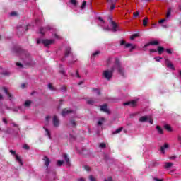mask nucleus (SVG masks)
<instances>
[{
	"mask_svg": "<svg viewBox=\"0 0 181 181\" xmlns=\"http://www.w3.org/2000/svg\"><path fill=\"white\" fill-rule=\"evenodd\" d=\"M113 67H115V69H117V71L120 74V76H122V77H125V70L121 66V62H119V59L116 58L115 59V64Z\"/></svg>",
	"mask_w": 181,
	"mask_h": 181,
	"instance_id": "obj_1",
	"label": "nucleus"
},
{
	"mask_svg": "<svg viewBox=\"0 0 181 181\" xmlns=\"http://www.w3.org/2000/svg\"><path fill=\"white\" fill-rule=\"evenodd\" d=\"M114 71H115V66H112L110 70H105L102 74L103 77L110 81L111 78H112V75L114 74Z\"/></svg>",
	"mask_w": 181,
	"mask_h": 181,
	"instance_id": "obj_2",
	"label": "nucleus"
},
{
	"mask_svg": "<svg viewBox=\"0 0 181 181\" xmlns=\"http://www.w3.org/2000/svg\"><path fill=\"white\" fill-rule=\"evenodd\" d=\"M69 54H71V48L70 47H66L64 52V57L62 58V62H64L66 58L69 57Z\"/></svg>",
	"mask_w": 181,
	"mask_h": 181,
	"instance_id": "obj_3",
	"label": "nucleus"
},
{
	"mask_svg": "<svg viewBox=\"0 0 181 181\" xmlns=\"http://www.w3.org/2000/svg\"><path fill=\"white\" fill-rule=\"evenodd\" d=\"M25 29V31H28V27H23L22 25H19L17 27V35H18V36H21L23 34L24 30Z\"/></svg>",
	"mask_w": 181,
	"mask_h": 181,
	"instance_id": "obj_4",
	"label": "nucleus"
},
{
	"mask_svg": "<svg viewBox=\"0 0 181 181\" xmlns=\"http://www.w3.org/2000/svg\"><path fill=\"white\" fill-rule=\"evenodd\" d=\"M74 112H76L71 109L65 108L62 110L61 114H62V117H66V115H67L69 114H74Z\"/></svg>",
	"mask_w": 181,
	"mask_h": 181,
	"instance_id": "obj_5",
	"label": "nucleus"
},
{
	"mask_svg": "<svg viewBox=\"0 0 181 181\" xmlns=\"http://www.w3.org/2000/svg\"><path fill=\"white\" fill-rule=\"evenodd\" d=\"M42 43L46 47H47V46H49V45H53V43H54V40H49V39L42 40Z\"/></svg>",
	"mask_w": 181,
	"mask_h": 181,
	"instance_id": "obj_6",
	"label": "nucleus"
},
{
	"mask_svg": "<svg viewBox=\"0 0 181 181\" xmlns=\"http://www.w3.org/2000/svg\"><path fill=\"white\" fill-rule=\"evenodd\" d=\"M52 122H53V126L55 128H57L59 125H60V120H59V118L56 115L53 117Z\"/></svg>",
	"mask_w": 181,
	"mask_h": 181,
	"instance_id": "obj_7",
	"label": "nucleus"
},
{
	"mask_svg": "<svg viewBox=\"0 0 181 181\" xmlns=\"http://www.w3.org/2000/svg\"><path fill=\"white\" fill-rule=\"evenodd\" d=\"M14 53H16L17 54H24L26 52L20 47H17L14 48Z\"/></svg>",
	"mask_w": 181,
	"mask_h": 181,
	"instance_id": "obj_8",
	"label": "nucleus"
},
{
	"mask_svg": "<svg viewBox=\"0 0 181 181\" xmlns=\"http://www.w3.org/2000/svg\"><path fill=\"white\" fill-rule=\"evenodd\" d=\"M136 100H132V101H129V102H126L123 103V105H129V107H136Z\"/></svg>",
	"mask_w": 181,
	"mask_h": 181,
	"instance_id": "obj_9",
	"label": "nucleus"
},
{
	"mask_svg": "<svg viewBox=\"0 0 181 181\" xmlns=\"http://www.w3.org/2000/svg\"><path fill=\"white\" fill-rule=\"evenodd\" d=\"M165 64L168 69H170L171 70H175L173 64H172V62H170L168 59H165Z\"/></svg>",
	"mask_w": 181,
	"mask_h": 181,
	"instance_id": "obj_10",
	"label": "nucleus"
},
{
	"mask_svg": "<svg viewBox=\"0 0 181 181\" xmlns=\"http://www.w3.org/2000/svg\"><path fill=\"white\" fill-rule=\"evenodd\" d=\"M43 160H44L45 166H46L47 169H49V166L50 165V159L48 158L47 156H45L44 158H43Z\"/></svg>",
	"mask_w": 181,
	"mask_h": 181,
	"instance_id": "obj_11",
	"label": "nucleus"
},
{
	"mask_svg": "<svg viewBox=\"0 0 181 181\" xmlns=\"http://www.w3.org/2000/svg\"><path fill=\"white\" fill-rule=\"evenodd\" d=\"M50 27L49 26H47V27H45V28H43V27H41L40 28V33L41 34V35H42V36H45V32H47V30H50Z\"/></svg>",
	"mask_w": 181,
	"mask_h": 181,
	"instance_id": "obj_12",
	"label": "nucleus"
},
{
	"mask_svg": "<svg viewBox=\"0 0 181 181\" xmlns=\"http://www.w3.org/2000/svg\"><path fill=\"white\" fill-rule=\"evenodd\" d=\"M110 22H111V25L112 26V32H117V28H118V25L115 21H111V18L109 17Z\"/></svg>",
	"mask_w": 181,
	"mask_h": 181,
	"instance_id": "obj_13",
	"label": "nucleus"
},
{
	"mask_svg": "<svg viewBox=\"0 0 181 181\" xmlns=\"http://www.w3.org/2000/svg\"><path fill=\"white\" fill-rule=\"evenodd\" d=\"M100 111H103V112H106V114L110 113L107 106V104H105L100 106Z\"/></svg>",
	"mask_w": 181,
	"mask_h": 181,
	"instance_id": "obj_14",
	"label": "nucleus"
},
{
	"mask_svg": "<svg viewBox=\"0 0 181 181\" xmlns=\"http://www.w3.org/2000/svg\"><path fill=\"white\" fill-rule=\"evenodd\" d=\"M159 45V41H151L144 45V47H148V46H158Z\"/></svg>",
	"mask_w": 181,
	"mask_h": 181,
	"instance_id": "obj_15",
	"label": "nucleus"
},
{
	"mask_svg": "<svg viewBox=\"0 0 181 181\" xmlns=\"http://www.w3.org/2000/svg\"><path fill=\"white\" fill-rule=\"evenodd\" d=\"M169 148V144L168 143H165L163 146L160 147V151H161L162 153H165V149Z\"/></svg>",
	"mask_w": 181,
	"mask_h": 181,
	"instance_id": "obj_16",
	"label": "nucleus"
},
{
	"mask_svg": "<svg viewBox=\"0 0 181 181\" xmlns=\"http://www.w3.org/2000/svg\"><path fill=\"white\" fill-rule=\"evenodd\" d=\"M63 158L68 166H70V158H69V156L67 154H64Z\"/></svg>",
	"mask_w": 181,
	"mask_h": 181,
	"instance_id": "obj_17",
	"label": "nucleus"
},
{
	"mask_svg": "<svg viewBox=\"0 0 181 181\" xmlns=\"http://www.w3.org/2000/svg\"><path fill=\"white\" fill-rule=\"evenodd\" d=\"M16 156V160L20 163L21 166L23 165V162L22 161V159L21 158V156H19L18 154L15 156Z\"/></svg>",
	"mask_w": 181,
	"mask_h": 181,
	"instance_id": "obj_18",
	"label": "nucleus"
},
{
	"mask_svg": "<svg viewBox=\"0 0 181 181\" xmlns=\"http://www.w3.org/2000/svg\"><path fill=\"white\" fill-rule=\"evenodd\" d=\"M139 122H146L148 121V116H142L139 119Z\"/></svg>",
	"mask_w": 181,
	"mask_h": 181,
	"instance_id": "obj_19",
	"label": "nucleus"
},
{
	"mask_svg": "<svg viewBox=\"0 0 181 181\" xmlns=\"http://www.w3.org/2000/svg\"><path fill=\"white\" fill-rule=\"evenodd\" d=\"M157 52H158V54H162L163 52H165V48L163 47L158 46L157 48Z\"/></svg>",
	"mask_w": 181,
	"mask_h": 181,
	"instance_id": "obj_20",
	"label": "nucleus"
},
{
	"mask_svg": "<svg viewBox=\"0 0 181 181\" xmlns=\"http://www.w3.org/2000/svg\"><path fill=\"white\" fill-rule=\"evenodd\" d=\"M156 129H157L158 134H160V135H162V134H163V129H162V127H160V126L157 125L156 127Z\"/></svg>",
	"mask_w": 181,
	"mask_h": 181,
	"instance_id": "obj_21",
	"label": "nucleus"
},
{
	"mask_svg": "<svg viewBox=\"0 0 181 181\" xmlns=\"http://www.w3.org/2000/svg\"><path fill=\"white\" fill-rule=\"evenodd\" d=\"M26 66H33L35 64V61L32 59L30 58V62H25Z\"/></svg>",
	"mask_w": 181,
	"mask_h": 181,
	"instance_id": "obj_22",
	"label": "nucleus"
},
{
	"mask_svg": "<svg viewBox=\"0 0 181 181\" xmlns=\"http://www.w3.org/2000/svg\"><path fill=\"white\" fill-rule=\"evenodd\" d=\"M4 91L6 94V95H8V98H10L11 100L12 98V94H11L9 91H8V89H6V88H4Z\"/></svg>",
	"mask_w": 181,
	"mask_h": 181,
	"instance_id": "obj_23",
	"label": "nucleus"
},
{
	"mask_svg": "<svg viewBox=\"0 0 181 181\" xmlns=\"http://www.w3.org/2000/svg\"><path fill=\"white\" fill-rule=\"evenodd\" d=\"M148 21H149V18L148 17H145L144 19H143V26H148Z\"/></svg>",
	"mask_w": 181,
	"mask_h": 181,
	"instance_id": "obj_24",
	"label": "nucleus"
},
{
	"mask_svg": "<svg viewBox=\"0 0 181 181\" xmlns=\"http://www.w3.org/2000/svg\"><path fill=\"white\" fill-rule=\"evenodd\" d=\"M173 166V163H165V169H170V168H172Z\"/></svg>",
	"mask_w": 181,
	"mask_h": 181,
	"instance_id": "obj_25",
	"label": "nucleus"
},
{
	"mask_svg": "<svg viewBox=\"0 0 181 181\" xmlns=\"http://www.w3.org/2000/svg\"><path fill=\"white\" fill-rule=\"evenodd\" d=\"M31 104H32L31 100H26L24 103V106L28 108L29 107H30Z\"/></svg>",
	"mask_w": 181,
	"mask_h": 181,
	"instance_id": "obj_26",
	"label": "nucleus"
},
{
	"mask_svg": "<svg viewBox=\"0 0 181 181\" xmlns=\"http://www.w3.org/2000/svg\"><path fill=\"white\" fill-rule=\"evenodd\" d=\"M122 129H124V127H120L119 129H117L115 132H112V134L115 135V134H119L121 131H122Z\"/></svg>",
	"mask_w": 181,
	"mask_h": 181,
	"instance_id": "obj_27",
	"label": "nucleus"
},
{
	"mask_svg": "<svg viewBox=\"0 0 181 181\" xmlns=\"http://www.w3.org/2000/svg\"><path fill=\"white\" fill-rule=\"evenodd\" d=\"M164 128H165V129H166L169 132H171V131H172V127L169 124H165Z\"/></svg>",
	"mask_w": 181,
	"mask_h": 181,
	"instance_id": "obj_28",
	"label": "nucleus"
},
{
	"mask_svg": "<svg viewBox=\"0 0 181 181\" xmlns=\"http://www.w3.org/2000/svg\"><path fill=\"white\" fill-rule=\"evenodd\" d=\"M136 37H139V34L138 33H135V34H133L131 37H130V40H134L135 38Z\"/></svg>",
	"mask_w": 181,
	"mask_h": 181,
	"instance_id": "obj_29",
	"label": "nucleus"
},
{
	"mask_svg": "<svg viewBox=\"0 0 181 181\" xmlns=\"http://www.w3.org/2000/svg\"><path fill=\"white\" fill-rule=\"evenodd\" d=\"M86 103L89 105H93V104H94L95 102L93 99H88V100H87Z\"/></svg>",
	"mask_w": 181,
	"mask_h": 181,
	"instance_id": "obj_30",
	"label": "nucleus"
},
{
	"mask_svg": "<svg viewBox=\"0 0 181 181\" xmlns=\"http://www.w3.org/2000/svg\"><path fill=\"white\" fill-rule=\"evenodd\" d=\"M63 163H64V160H57V166H62V165H63Z\"/></svg>",
	"mask_w": 181,
	"mask_h": 181,
	"instance_id": "obj_31",
	"label": "nucleus"
},
{
	"mask_svg": "<svg viewBox=\"0 0 181 181\" xmlns=\"http://www.w3.org/2000/svg\"><path fill=\"white\" fill-rule=\"evenodd\" d=\"M70 4L74 5V6H77V0H70Z\"/></svg>",
	"mask_w": 181,
	"mask_h": 181,
	"instance_id": "obj_32",
	"label": "nucleus"
},
{
	"mask_svg": "<svg viewBox=\"0 0 181 181\" xmlns=\"http://www.w3.org/2000/svg\"><path fill=\"white\" fill-rule=\"evenodd\" d=\"M99 148H102L103 149H104L105 148H107V144H105V143H100L99 145Z\"/></svg>",
	"mask_w": 181,
	"mask_h": 181,
	"instance_id": "obj_33",
	"label": "nucleus"
},
{
	"mask_svg": "<svg viewBox=\"0 0 181 181\" xmlns=\"http://www.w3.org/2000/svg\"><path fill=\"white\" fill-rule=\"evenodd\" d=\"M60 90H61V91L66 92V91H67V87H66V86H62L60 88Z\"/></svg>",
	"mask_w": 181,
	"mask_h": 181,
	"instance_id": "obj_34",
	"label": "nucleus"
},
{
	"mask_svg": "<svg viewBox=\"0 0 181 181\" xmlns=\"http://www.w3.org/2000/svg\"><path fill=\"white\" fill-rule=\"evenodd\" d=\"M86 5H87V1H83L82 5L81 6V9H84L86 8Z\"/></svg>",
	"mask_w": 181,
	"mask_h": 181,
	"instance_id": "obj_35",
	"label": "nucleus"
},
{
	"mask_svg": "<svg viewBox=\"0 0 181 181\" xmlns=\"http://www.w3.org/2000/svg\"><path fill=\"white\" fill-rule=\"evenodd\" d=\"M88 179L90 181H97V179H95L93 175H89Z\"/></svg>",
	"mask_w": 181,
	"mask_h": 181,
	"instance_id": "obj_36",
	"label": "nucleus"
},
{
	"mask_svg": "<svg viewBox=\"0 0 181 181\" xmlns=\"http://www.w3.org/2000/svg\"><path fill=\"white\" fill-rule=\"evenodd\" d=\"M70 122H71L72 127H73L74 128H76V121H74V119H71V120L70 121Z\"/></svg>",
	"mask_w": 181,
	"mask_h": 181,
	"instance_id": "obj_37",
	"label": "nucleus"
},
{
	"mask_svg": "<svg viewBox=\"0 0 181 181\" xmlns=\"http://www.w3.org/2000/svg\"><path fill=\"white\" fill-rule=\"evenodd\" d=\"M171 13H172V9L169 8L168 12H167L166 17L169 18L170 16Z\"/></svg>",
	"mask_w": 181,
	"mask_h": 181,
	"instance_id": "obj_38",
	"label": "nucleus"
},
{
	"mask_svg": "<svg viewBox=\"0 0 181 181\" xmlns=\"http://www.w3.org/2000/svg\"><path fill=\"white\" fill-rule=\"evenodd\" d=\"M84 169L86 170V172H90L91 170V168L88 165H85Z\"/></svg>",
	"mask_w": 181,
	"mask_h": 181,
	"instance_id": "obj_39",
	"label": "nucleus"
},
{
	"mask_svg": "<svg viewBox=\"0 0 181 181\" xmlns=\"http://www.w3.org/2000/svg\"><path fill=\"white\" fill-rule=\"evenodd\" d=\"M23 149H26L27 151H29L30 149V147L28 144H25L23 146Z\"/></svg>",
	"mask_w": 181,
	"mask_h": 181,
	"instance_id": "obj_40",
	"label": "nucleus"
},
{
	"mask_svg": "<svg viewBox=\"0 0 181 181\" xmlns=\"http://www.w3.org/2000/svg\"><path fill=\"white\" fill-rule=\"evenodd\" d=\"M45 131L46 132L47 135L50 138V132L49 131L48 129L44 128Z\"/></svg>",
	"mask_w": 181,
	"mask_h": 181,
	"instance_id": "obj_41",
	"label": "nucleus"
},
{
	"mask_svg": "<svg viewBox=\"0 0 181 181\" xmlns=\"http://www.w3.org/2000/svg\"><path fill=\"white\" fill-rule=\"evenodd\" d=\"M110 4H112L110 6V11H114V9L115 8V5L114 4V2H112Z\"/></svg>",
	"mask_w": 181,
	"mask_h": 181,
	"instance_id": "obj_42",
	"label": "nucleus"
},
{
	"mask_svg": "<svg viewBox=\"0 0 181 181\" xmlns=\"http://www.w3.org/2000/svg\"><path fill=\"white\" fill-rule=\"evenodd\" d=\"M154 59L156 60V62H160V60H162V57H156L154 58Z\"/></svg>",
	"mask_w": 181,
	"mask_h": 181,
	"instance_id": "obj_43",
	"label": "nucleus"
},
{
	"mask_svg": "<svg viewBox=\"0 0 181 181\" xmlns=\"http://www.w3.org/2000/svg\"><path fill=\"white\" fill-rule=\"evenodd\" d=\"M139 16V11L133 13V16L134 18H137V16Z\"/></svg>",
	"mask_w": 181,
	"mask_h": 181,
	"instance_id": "obj_44",
	"label": "nucleus"
},
{
	"mask_svg": "<svg viewBox=\"0 0 181 181\" xmlns=\"http://www.w3.org/2000/svg\"><path fill=\"white\" fill-rule=\"evenodd\" d=\"M99 54L100 51H96L92 54V56H93V57H95V56H98Z\"/></svg>",
	"mask_w": 181,
	"mask_h": 181,
	"instance_id": "obj_45",
	"label": "nucleus"
},
{
	"mask_svg": "<svg viewBox=\"0 0 181 181\" xmlns=\"http://www.w3.org/2000/svg\"><path fill=\"white\" fill-rule=\"evenodd\" d=\"M48 88H49V90H54V88L52 83L48 84Z\"/></svg>",
	"mask_w": 181,
	"mask_h": 181,
	"instance_id": "obj_46",
	"label": "nucleus"
},
{
	"mask_svg": "<svg viewBox=\"0 0 181 181\" xmlns=\"http://www.w3.org/2000/svg\"><path fill=\"white\" fill-rule=\"evenodd\" d=\"M59 73L61 74H63V76H66V71H64V69L60 70Z\"/></svg>",
	"mask_w": 181,
	"mask_h": 181,
	"instance_id": "obj_47",
	"label": "nucleus"
},
{
	"mask_svg": "<svg viewBox=\"0 0 181 181\" xmlns=\"http://www.w3.org/2000/svg\"><path fill=\"white\" fill-rule=\"evenodd\" d=\"M132 47V44L131 43H127L125 44V47L128 49V47Z\"/></svg>",
	"mask_w": 181,
	"mask_h": 181,
	"instance_id": "obj_48",
	"label": "nucleus"
},
{
	"mask_svg": "<svg viewBox=\"0 0 181 181\" xmlns=\"http://www.w3.org/2000/svg\"><path fill=\"white\" fill-rule=\"evenodd\" d=\"M10 153H11V155H15V156H16V151H13V150H10Z\"/></svg>",
	"mask_w": 181,
	"mask_h": 181,
	"instance_id": "obj_49",
	"label": "nucleus"
},
{
	"mask_svg": "<svg viewBox=\"0 0 181 181\" xmlns=\"http://www.w3.org/2000/svg\"><path fill=\"white\" fill-rule=\"evenodd\" d=\"M18 15V13H16V11H13V12H11V16H16Z\"/></svg>",
	"mask_w": 181,
	"mask_h": 181,
	"instance_id": "obj_50",
	"label": "nucleus"
},
{
	"mask_svg": "<svg viewBox=\"0 0 181 181\" xmlns=\"http://www.w3.org/2000/svg\"><path fill=\"white\" fill-rule=\"evenodd\" d=\"M16 66H18V67H23V65L22 64V63H20V62H17Z\"/></svg>",
	"mask_w": 181,
	"mask_h": 181,
	"instance_id": "obj_51",
	"label": "nucleus"
},
{
	"mask_svg": "<svg viewBox=\"0 0 181 181\" xmlns=\"http://www.w3.org/2000/svg\"><path fill=\"white\" fill-rule=\"evenodd\" d=\"M104 181H112V177H108L107 179H105Z\"/></svg>",
	"mask_w": 181,
	"mask_h": 181,
	"instance_id": "obj_52",
	"label": "nucleus"
},
{
	"mask_svg": "<svg viewBox=\"0 0 181 181\" xmlns=\"http://www.w3.org/2000/svg\"><path fill=\"white\" fill-rule=\"evenodd\" d=\"M153 180L154 181H163V179H158V178L154 177Z\"/></svg>",
	"mask_w": 181,
	"mask_h": 181,
	"instance_id": "obj_53",
	"label": "nucleus"
},
{
	"mask_svg": "<svg viewBox=\"0 0 181 181\" xmlns=\"http://www.w3.org/2000/svg\"><path fill=\"white\" fill-rule=\"evenodd\" d=\"M124 45H126L125 40H122V41L120 42V46H124Z\"/></svg>",
	"mask_w": 181,
	"mask_h": 181,
	"instance_id": "obj_54",
	"label": "nucleus"
},
{
	"mask_svg": "<svg viewBox=\"0 0 181 181\" xmlns=\"http://www.w3.org/2000/svg\"><path fill=\"white\" fill-rule=\"evenodd\" d=\"M166 21V19H161L158 21V23H163V22H165Z\"/></svg>",
	"mask_w": 181,
	"mask_h": 181,
	"instance_id": "obj_55",
	"label": "nucleus"
},
{
	"mask_svg": "<svg viewBox=\"0 0 181 181\" xmlns=\"http://www.w3.org/2000/svg\"><path fill=\"white\" fill-rule=\"evenodd\" d=\"M98 21H100V22H103V23H104L105 21H104V19H103V18L98 17Z\"/></svg>",
	"mask_w": 181,
	"mask_h": 181,
	"instance_id": "obj_56",
	"label": "nucleus"
},
{
	"mask_svg": "<svg viewBox=\"0 0 181 181\" xmlns=\"http://www.w3.org/2000/svg\"><path fill=\"white\" fill-rule=\"evenodd\" d=\"M76 77H78V78H81L80 74H78V71H76Z\"/></svg>",
	"mask_w": 181,
	"mask_h": 181,
	"instance_id": "obj_57",
	"label": "nucleus"
},
{
	"mask_svg": "<svg viewBox=\"0 0 181 181\" xmlns=\"http://www.w3.org/2000/svg\"><path fill=\"white\" fill-rule=\"evenodd\" d=\"M166 52L168 53V54H172V51L170 49H167Z\"/></svg>",
	"mask_w": 181,
	"mask_h": 181,
	"instance_id": "obj_58",
	"label": "nucleus"
},
{
	"mask_svg": "<svg viewBox=\"0 0 181 181\" xmlns=\"http://www.w3.org/2000/svg\"><path fill=\"white\" fill-rule=\"evenodd\" d=\"M156 52H158L157 49H150L151 53H156Z\"/></svg>",
	"mask_w": 181,
	"mask_h": 181,
	"instance_id": "obj_59",
	"label": "nucleus"
},
{
	"mask_svg": "<svg viewBox=\"0 0 181 181\" xmlns=\"http://www.w3.org/2000/svg\"><path fill=\"white\" fill-rule=\"evenodd\" d=\"M12 125L13 126V127H15L16 128H19V125H18L17 124H16V123H12Z\"/></svg>",
	"mask_w": 181,
	"mask_h": 181,
	"instance_id": "obj_60",
	"label": "nucleus"
},
{
	"mask_svg": "<svg viewBox=\"0 0 181 181\" xmlns=\"http://www.w3.org/2000/svg\"><path fill=\"white\" fill-rule=\"evenodd\" d=\"M3 122H4V124H8V120H6V119L5 117H4Z\"/></svg>",
	"mask_w": 181,
	"mask_h": 181,
	"instance_id": "obj_61",
	"label": "nucleus"
},
{
	"mask_svg": "<svg viewBox=\"0 0 181 181\" xmlns=\"http://www.w3.org/2000/svg\"><path fill=\"white\" fill-rule=\"evenodd\" d=\"M43 40H37V45H40V43H42V41Z\"/></svg>",
	"mask_w": 181,
	"mask_h": 181,
	"instance_id": "obj_62",
	"label": "nucleus"
},
{
	"mask_svg": "<svg viewBox=\"0 0 181 181\" xmlns=\"http://www.w3.org/2000/svg\"><path fill=\"white\" fill-rule=\"evenodd\" d=\"M78 181H86L84 178H79L78 179Z\"/></svg>",
	"mask_w": 181,
	"mask_h": 181,
	"instance_id": "obj_63",
	"label": "nucleus"
},
{
	"mask_svg": "<svg viewBox=\"0 0 181 181\" xmlns=\"http://www.w3.org/2000/svg\"><path fill=\"white\" fill-rule=\"evenodd\" d=\"M177 139H178L179 142H181V136H178Z\"/></svg>",
	"mask_w": 181,
	"mask_h": 181,
	"instance_id": "obj_64",
	"label": "nucleus"
}]
</instances>
